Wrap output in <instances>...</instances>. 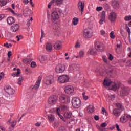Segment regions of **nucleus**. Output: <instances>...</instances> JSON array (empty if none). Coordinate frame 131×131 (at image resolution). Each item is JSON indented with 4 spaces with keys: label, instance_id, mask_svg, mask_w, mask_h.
Here are the masks:
<instances>
[{
    "label": "nucleus",
    "instance_id": "1",
    "mask_svg": "<svg viewBox=\"0 0 131 131\" xmlns=\"http://www.w3.org/2000/svg\"><path fill=\"white\" fill-rule=\"evenodd\" d=\"M61 110L59 107H58L56 110V114L57 117L58 118H60L61 119L63 122H66V119H69L71 117L72 113L70 112H66L64 113V114H63V116L64 117V118L60 114Z\"/></svg>",
    "mask_w": 131,
    "mask_h": 131
},
{
    "label": "nucleus",
    "instance_id": "2",
    "mask_svg": "<svg viewBox=\"0 0 131 131\" xmlns=\"http://www.w3.org/2000/svg\"><path fill=\"white\" fill-rule=\"evenodd\" d=\"M72 105L74 108H79L81 106V100L77 97H74L72 99Z\"/></svg>",
    "mask_w": 131,
    "mask_h": 131
},
{
    "label": "nucleus",
    "instance_id": "3",
    "mask_svg": "<svg viewBox=\"0 0 131 131\" xmlns=\"http://www.w3.org/2000/svg\"><path fill=\"white\" fill-rule=\"evenodd\" d=\"M63 4V0H52L48 5V9H50L51 6H61Z\"/></svg>",
    "mask_w": 131,
    "mask_h": 131
},
{
    "label": "nucleus",
    "instance_id": "4",
    "mask_svg": "<svg viewBox=\"0 0 131 131\" xmlns=\"http://www.w3.org/2000/svg\"><path fill=\"white\" fill-rule=\"evenodd\" d=\"M43 82L46 85H50L54 82V77L53 76H47L44 79Z\"/></svg>",
    "mask_w": 131,
    "mask_h": 131
},
{
    "label": "nucleus",
    "instance_id": "5",
    "mask_svg": "<svg viewBox=\"0 0 131 131\" xmlns=\"http://www.w3.org/2000/svg\"><path fill=\"white\" fill-rule=\"evenodd\" d=\"M66 70V66L62 64H58L55 68V71L57 73L60 74L63 73Z\"/></svg>",
    "mask_w": 131,
    "mask_h": 131
},
{
    "label": "nucleus",
    "instance_id": "6",
    "mask_svg": "<svg viewBox=\"0 0 131 131\" xmlns=\"http://www.w3.org/2000/svg\"><path fill=\"white\" fill-rule=\"evenodd\" d=\"M69 78L66 75H62L59 76L58 78V82L60 83H67L69 81Z\"/></svg>",
    "mask_w": 131,
    "mask_h": 131
},
{
    "label": "nucleus",
    "instance_id": "7",
    "mask_svg": "<svg viewBox=\"0 0 131 131\" xmlns=\"http://www.w3.org/2000/svg\"><path fill=\"white\" fill-rule=\"evenodd\" d=\"M83 36L86 38H90L93 36V33H92V30L88 28L85 29L83 31Z\"/></svg>",
    "mask_w": 131,
    "mask_h": 131
},
{
    "label": "nucleus",
    "instance_id": "8",
    "mask_svg": "<svg viewBox=\"0 0 131 131\" xmlns=\"http://www.w3.org/2000/svg\"><path fill=\"white\" fill-rule=\"evenodd\" d=\"M59 18V15H58V12L57 11L53 12L51 15L52 21L54 24H56Z\"/></svg>",
    "mask_w": 131,
    "mask_h": 131
},
{
    "label": "nucleus",
    "instance_id": "9",
    "mask_svg": "<svg viewBox=\"0 0 131 131\" xmlns=\"http://www.w3.org/2000/svg\"><path fill=\"white\" fill-rule=\"evenodd\" d=\"M117 18V14L114 12H112L110 13L108 15V19L111 23H115Z\"/></svg>",
    "mask_w": 131,
    "mask_h": 131
},
{
    "label": "nucleus",
    "instance_id": "10",
    "mask_svg": "<svg viewBox=\"0 0 131 131\" xmlns=\"http://www.w3.org/2000/svg\"><path fill=\"white\" fill-rule=\"evenodd\" d=\"M85 3L84 2L79 1L78 3V9L81 12V15L83 14L84 11Z\"/></svg>",
    "mask_w": 131,
    "mask_h": 131
},
{
    "label": "nucleus",
    "instance_id": "11",
    "mask_svg": "<svg viewBox=\"0 0 131 131\" xmlns=\"http://www.w3.org/2000/svg\"><path fill=\"white\" fill-rule=\"evenodd\" d=\"M60 101L62 103H70V98L65 95H62L59 98Z\"/></svg>",
    "mask_w": 131,
    "mask_h": 131
},
{
    "label": "nucleus",
    "instance_id": "12",
    "mask_svg": "<svg viewBox=\"0 0 131 131\" xmlns=\"http://www.w3.org/2000/svg\"><path fill=\"white\" fill-rule=\"evenodd\" d=\"M95 48L98 51H102L104 50V46L102 42L97 41L95 44Z\"/></svg>",
    "mask_w": 131,
    "mask_h": 131
},
{
    "label": "nucleus",
    "instance_id": "13",
    "mask_svg": "<svg viewBox=\"0 0 131 131\" xmlns=\"http://www.w3.org/2000/svg\"><path fill=\"white\" fill-rule=\"evenodd\" d=\"M131 121V116L129 115H122L120 118V122L121 123H126L128 119Z\"/></svg>",
    "mask_w": 131,
    "mask_h": 131
},
{
    "label": "nucleus",
    "instance_id": "14",
    "mask_svg": "<svg viewBox=\"0 0 131 131\" xmlns=\"http://www.w3.org/2000/svg\"><path fill=\"white\" fill-rule=\"evenodd\" d=\"M120 87V83H114V82H112L110 89L113 91H116L119 89Z\"/></svg>",
    "mask_w": 131,
    "mask_h": 131
},
{
    "label": "nucleus",
    "instance_id": "15",
    "mask_svg": "<svg viewBox=\"0 0 131 131\" xmlns=\"http://www.w3.org/2000/svg\"><path fill=\"white\" fill-rule=\"evenodd\" d=\"M64 92L68 95H71L74 92V88L72 86L67 85L64 88Z\"/></svg>",
    "mask_w": 131,
    "mask_h": 131
},
{
    "label": "nucleus",
    "instance_id": "16",
    "mask_svg": "<svg viewBox=\"0 0 131 131\" xmlns=\"http://www.w3.org/2000/svg\"><path fill=\"white\" fill-rule=\"evenodd\" d=\"M4 90L9 95L14 94L15 92V91L10 86H6Z\"/></svg>",
    "mask_w": 131,
    "mask_h": 131
},
{
    "label": "nucleus",
    "instance_id": "17",
    "mask_svg": "<svg viewBox=\"0 0 131 131\" xmlns=\"http://www.w3.org/2000/svg\"><path fill=\"white\" fill-rule=\"evenodd\" d=\"M58 98L56 95L51 96L49 99V103L51 104H54L56 103Z\"/></svg>",
    "mask_w": 131,
    "mask_h": 131
},
{
    "label": "nucleus",
    "instance_id": "18",
    "mask_svg": "<svg viewBox=\"0 0 131 131\" xmlns=\"http://www.w3.org/2000/svg\"><path fill=\"white\" fill-rule=\"evenodd\" d=\"M42 79V77L41 76H40L38 77V80L37 82H36V84L32 88L33 90H37L39 88V86L40 85V82L41 81Z\"/></svg>",
    "mask_w": 131,
    "mask_h": 131
},
{
    "label": "nucleus",
    "instance_id": "19",
    "mask_svg": "<svg viewBox=\"0 0 131 131\" xmlns=\"http://www.w3.org/2000/svg\"><path fill=\"white\" fill-rule=\"evenodd\" d=\"M107 125L106 122H103L101 124L100 126L97 125V127L99 131H106V128H105Z\"/></svg>",
    "mask_w": 131,
    "mask_h": 131
},
{
    "label": "nucleus",
    "instance_id": "20",
    "mask_svg": "<svg viewBox=\"0 0 131 131\" xmlns=\"http://www.w3.org/2000/svg\"><path fill=\"white\" fill-rule=\"evenodd\" d=\"M112 6L114 9H118L119 7V3L118 0H112Z\"/></svg>",
    "mask_w": 131,
    "mask_h": 131
},
{
    "label": "nucleus",
    "instance_id": "21",
    "mask_svg": "<svg viewBox=\"0 0 131 131\" xmlns=\"http://www.w3.org/2000/svg\"><path fill=\"white\" fill-rule=\"evenodd\" d=\"M19 29V25L18 24H15L11 27V31L13 32H17Z\"/></svg>",
    "mask_w": 131,
    "mask_h": 131
},
{
    "label": "nucleus",
    "instance_id": "22",
    "mask_svg": "<svg viewBox=\"0 0 131 131\" xmlns=\"http://www.w3.org/2000/svg\"><path fill=\"white\" fill-rule=\"evenodd\" d=\"M7 21L9 25H12L15 23V18L12 16L8 17Z\"/></svg>",
    "mask_w": 131,
    "mask_h": 131
},
{
    "label": "nucleus",
    "instance_id": "23",
    "mask_svg": "<svg viewBox=\"0 0 131 131\" xmlns=\"http://www.w3.org/2000/svg\"><path fill=\"white\" fill-rule=\"evenodd\" d=\"M23 14L25 16H28L32 14L31 10L28 8L25 9L23 11Z\"/></svg>",
    "mask_w": 131,
    "mask_h": 131
},
{
    "label": "nucleus",
    "instance_id": "24",
    "mask_svg": "<svg viewBox=\"0 0 131 131\" xmlns=\"http://www.w3.org/2000/svg\"><path fill=\"white\" fill-rule=\"evenodd\" d=\"M121 111L118 108H114L113 111V114L116 117H119L121 115Z\"/></svg>",
    "mask_w": 131,
    "mask_h": 131
},
{
    "label": "nucleus",
    "instance_id": "25",
    "mask_svg": "<svg viewBox=\"0 0 131 131\" xmlns=\"http://www.w3.org/2000/svg\"><path fill=\"white\" fill-rule=\"evenodd\" d=\"M103 22H105V12L104 11L102 12L101 19L99 21V23L100 24L102 25Z\"/></svg>",
    "mask_w": 131,
    "mask_h": 131
},
{
    "label": "nucleus",
    "instance_id": "26",
    "mask_svg": "<svg viewBox=\"0 0 131 131\" xmlns=\"http://www.w3.org/2000/svg\"><path fill=\"white\" fill-rule=\"evenodd\" d=\"M54 47L55 49L56 50H60L61 49V48H62V43L61 41H57L54 46Z\"/></svg>",
    "mask_w": 131,
    "mask_h": 131
},
{
    "label": "nucleus",
    "instance_id": "27",
    "mask_svg": "<svg viewBox=\"0 0 131 131\" xmlns=\"http://www.w3.org/2000/svg\"><path fill=\"white\" fill-rule=\"evenodd\" d=\"M130 89L128 88H123L121 91V93L123 95H128Z\"/></svg>",
    "mask_w": 131,
    "mask_h": 131
},
{
    "label": "nucleus",
    "instance_id": "28",
    "mask_svg": "<svg viewBox=\"0 0 131 131\" xmlns=\"http://www.w3.org/2000/svg\"><path fill=\"white\" fill-rule=\"evenodd\" d=\"M112 81L109 79H105L103 82V84L105 86L110 87Z\"/></svg>",
    "mask_w": 131,
    "mask_h": 131
},
{
    "label": "nucleus",
    "instance_id": "29",
    "mask_svg": "<svg viewBox=\"0 0 131 131\" xmlns=\"http://www.w3.org/2000/svg\"><path fill=\"white\" fill-rule=\"evenodd\" d=\"M94 111V107L93 105H89L87 107V111L89 114H92Z\"/></svg>",
    "mask_w": 131,
    "mask_h": 131
},
{
    "label": "nucleus",
    "instance_id": "30",
    "mask_svg": "<svg viewBox=\"0 0 131 131\" xmlns=\"http://www.w3.org/2000/svg\"><path fill=\"white\" fill-rule=\"evenodd\" d=\"M46 49L48 52L51 51L52 50V45L51 43H48L46 46Z\"/></svg>",
    "mask_w": 131,
    "mask_h": 131
},
{
    "label": "nucleus",
    "instance_id": "31",
    "mask_svg": "<svg viewBox=\"0 0 131 131\" xmlns=\"http://www.w3.org/2000/svg\"><path fill=\"white\" fill-rule=\"evenodd\" d=\"M76 69V66L75 65H71L69 66V71L71 73H73L74 70Z\"/></svg>",
    "mask_w": 131,
    "mask_h": 131
},
{
    "label": "nucleus",
    "instance_id": "32",
    "mask_svg": "<svg viewBox=\"0 0 131 131\" xmlns=\"http://www.w3.org/2000/svg\"><path fill=\"white\" fill-rule=\"evenodd\" d=\"M79 21V19L77 17H74L72 20V23L74 26H76L78 25Z\"/></svg>",
    "mask_w": 131,
    "mask_h": 131
},
{
    "label": "nucleus",
    "instance_id": "33",
    "mask_svg": "<svg viewBox=\"0 0 131 131\" xmlns=\"http://www.w3.org/2000/svg\"><path fill=\"white\" fill-rule=\"evenodd\" d=\"M48 118L51 122H53L54 121V116L52 114L48 115Z\"/></svg>",
    "mask_w": 131,
    "mask_h": 131
},
{
    "label": "nucleus",
    "instance_id": "34",
    "mask_svg": "<svg viewBox=\"0 0 131 131\" xmlns=\"http://www.w3.org/2000/svg\"><path fill=\"white\" fill-rule=\"evenodd\" d=\"M9 11L12 13V14L14 15V16H16L17 17H20L21 14L19 13H16L14 10H13L12 9H9Z\"/></svg>",
    "mask_w": 131,
    "mask_h": 131
},
{
    "label": "nucleus",
    "instance_id": "35",
    "mask_svg": "<svg viewBox=\"0 0 131 131\" xmlns=\"http://www.w3.org/2000/svg\"><path fill=\"white\" fill-rule=\"evenodd\" d=\"M9 11L12 13V14L14 15V16H16L17 17H20L21 14L19 13H16L14 10H13L12 9H9Z\"/></svg>",
    "mask_w": 131,
    "mask_h": 131
},
{
    "label": "nucleus",
    "instance_id": "36",
    "mask_svg": "<svg viewBox=\"0 0 131 131\" xmlns=\"http://www.w3.org/2000/svg\"><path fill=\"white\" fill-rule=\"evenodd\" d=\"M32 61L31 59H25L23 60V62L25 64H28Z\"/></svg>",
    "mask_w": 131,
    "mask_h": 131
},
{
    "label": "nucleus",
    "instance_id": "37",
    "mask_svg": "<svg viewBox=\"0 0 131 131\" xmlns=\"http://www.w3.org/2000/svg\"><path fill=\"white\" fill-rule=\"evenodd\" d=\"M61 108L62 112L68 111L69 110V107L67 105H62L61 106Z\"/></svg>",
    "mask_w": 131,
    "mask_h": 131
},
{
    "label": "nucleus",
    "instance_id": "38",
    "mask_svg": "<svg viewBox=\"0 0 131 131\" xmlns=\"http://www.w3.org/2000/svg\"><path fill=\"white\" fill-rule=\"evenodd\" d=\"M20 73V70L18 69L17 71L15 73H12V75L13 77H18Z\"/></svg>",
    "mask_w": 131,
    "mask_h": 131
},
{
    "label": "nucleus",
    "instance_id": "39",
    "mask_svg": "<svg viewBox=\"0 0 131 131\" xmlns=\"http://www.w3.org/2000/svg\"><path fill=\"white\" fill-rule=\"evenodd\" d=\"M24 78L22 76L19 77L18 79L17 84L18 85H21V82L24 81Z\"/></svg>",
    "mask_w": 131,
    "mask_h": 131
},
{
    "label": "nucleus",
    "instance_id": "40",
    "mask_svg": "<svg viewBox=\"0 0 131 131\" xmlns=\"http://www.w3.org/2000/svg\"><path fill=\"white\" fill-rule=\"evenodd\" d=\"M84 55V52L83 51H80L79 53V56L77 58H83Z\"/></svg>",
    "mask_w": 131,
    "mask_h": 131
},
{
    "label": "nucleus",
    "instance_id": "41",
    "mask_svg": "<svg viewBox=\"0 0 131 131\" xmlns=\"http://www.w3.org/2000/svg\"><path fill=\"white\" fill-rule=\"evenodd\" d=\"M116 105L117 106V108H118L117 109H118L119 111H122L123 109L122 106L121 104L120 103H117L116 104Z\"/></svg>",
    "mask_w": 131,
    "mask_h": 131
},
{
    "label": "nucleus",
    "instance_id": "42",
    "mask_svg": "<svg viewBox=\"0 0 131 131\" xmlns=\"http://www.w3.org/2000/svg\"><path fill=\"white\" fill-rule=\"evenodd\" d=\"M47 60V58L45 56H41L40 61L41 63H43L44 62Z\"/></svg>",
    "mask_w": 131,
    "mask_h": 131
},
{
    "label": "nucleus",
    "instance_id": "43",
    "mask_svg": "<svg viewBox=\"0 0 131 131\" xmlns=\"http://www.w3.org/2000/svg\"><path fill=\"white\" fill-rule=\"evenodd\" d=\"M124 20L125 21H130L131 20V15L125 16Z\"/></svg>",
    "mask_w": 131,
    "mask_h": 131
},
{
    "label": "nucleus",
    "instance_id": "44",
    "mask_svg": "<svg viewBox=\"0 0 131 131\" xmlns=\"http://www.w3.org/2000/svg\"><path fill=\"white\" fill-rule=\"evenodd\" d=\"M102 60H103V61H104V63H107V62H108L107 58L106 56H105V55H103V56H102Z\"/></svg>",
    "mask_w": 131,
    "mask_h": 131
},
{
    "label": "nucleus",
    "instance_id": "45",
    "mask_svg": "<svg viewBox=\"0 0 131 131\" xmlns=\"http://www.w3.org/2000/svg\"><path fill=\"white\" fill-rule=\"evenodd\" d=\"M1 3V7H3V6H6V2L4 0H0Z\"/></svg>",
    "mask_w": 131,
    "mask_h": 131
},
{
    "label": "nucleus",
    "instance_id": "46",
    "mask_svg": "<svg viewBox=\"0 0 131 131\" xmlns=\"http://www.w3.org/2000/svg\"><path fill=\"white\" fill-rule=\"evenodd\" d=\"M83 98L84 100H87L89 99L88 96L86 95L85 93H82Z\"/></svg>",
    "mask_w": 131,
    "mask_h": 131
},
{
    "label": "nucleus",
    "instance_id": "47",
    "mask_svg": "<svg viewBox=\"0 0 131 131\" xmlns=\"http://www.w3.org/2000/svg\"><path fill=\"white\" fill-rule=\"evenodd\" d=\"M100 32H101V34L102 35V36H106L107 35V34L106 33V32H105V31H103V30H101L100 31Z\"/></svg>",
    "mask_w": 131,
    "mask_h": 131
},
{
    "label": "nucleus",
    "instance_id": "48",
    "mask_svg": "<svg viewBox=\"0 0 131 131\" xmlns=\"http://www.w3.org/2000/svg\"><path fill=\"white\" fill-rule=\"evenodd\" d=\"M126 28L128 34L130 35L131 34V31L130 28L128 27L127 25H126Z\"/></svg>",
    "mask_w": 131,
    "mask_h": 131
},
{
    "label": "nucleus",
    "instance_id": "49",
    "mask_svg": "<svg viewBox=\"0 0 131 131\" xmlns=\"http://www.w3.org/2000/svg\"><path fill=\"white\" fill-rule=\"evenodd\" d=\"M102 113L103 115H106L107 114V112L104 107L102 108Z\"/></svg>",
    "mask_w": 131,
    "mask_h": 131
},
{
    "label": "nucleus",
    "instance_id": "50",
    "mask_svg": "<svg viewBox=\"0 0 131 131\" xmlns=\"http://www.w3.org/2000/svg\"><path fill=\"white\" fill-rule=\"evenodd\" d=\"M12 45L10 43V44H8V43H7L6 44H4V46L5 47H6L7 48H9L10 47H12Z\"/></svg>",
    "mask_w": 131,
    "mask_h": 131
},
{
    "label": "nucleus",
    "instance_id": "51",
    "mask_svg": "<svg viewBox=\"0 0 131 131\" xmlns=\"http://www.w3.org/2000/svg\"><path fill=\"white\" fill-rule=\"evenodd\" d=\"M110 37L112 39H114L115 38L114 32H111L110 33Z\"/></svg>",
    "mask_w": 131,
    "mask_h": 131
},
{
    "label": "nucleus",
    "instance_id": "52",
    "mask_svg": "<svg viewBox=\"0 0 131 131\" xmlns=\"http://www.w3.org/2000/svg\"><path fill=\"white\" fill-rule=\"evenodd\" d=\"M90 53L91 55H94L95 53H96V52L94 49H90Z\"/></svg>",
    "mask_w": 131,
    "mask_h": 131
},
{
    "label": "nucleus",
    "instance_id": "53",
    "mask_svg": "<svg viewBox=\"0 0 131 131\" xmlns=\"http://www.w3.org/2000/svg\"><path fill=\"white\" fill-rule=\"evenodd\" d=\"M45 35L44 33V31L43 30H41V39H42L43 37H45Z\"/></svg>",
    "mask_w": 131,
    "mask_h": 131
},
{
    "label": "nucleus",
    "instance_id": "54",
    "mask_svg": "<svg viewBox=\"0 0 131 131\" xmlns=\"http://www.w3.org/2000/svg\"><path fill=\"white\" fill-rule=\"evenodd\" d=\"M80 46H81L80 43H79V42H76V45H75V48H79L80 47Z\"/></svg>",
    "mask_w": 131,
    "mask_h": 131
},
{
    "label": "nucleus",
    "instance_id": "55",
    "mask_svg": "<svg viewBox=\"0 0 131 131\" xmlns=\"http://www.w3.org/2000/svg\"><path fill=\"white\" fill-rule=\"evenodd\" d=\"M56 11L58 12L59 14L62 13V10L61 9L59 8H56Z\"/></svg>",
    "mask_w": 131,
    "mask_h": 131
},
{
    "label": "nucleus",
    "instance_id": "56",
    "mask_svg": "<svg viewBox=\"0 0 131 131\" xmlns=\"http://www.w3.org/2000/svg\"><path fill=\"white\" fill-rule=\"evenodd\" d=\"M58 131H66V128L64 126H61L59 127Z\"/></svg>",
    "mask_w": 131,
    "mask_h": 131
},
{
    "label": "nucleus",
    "instance_id": "57",
    "mask_svg": "<svg viewBox=\"0 0 131 131\" xmlns=\"http://www.w3.org/2000/svg\"><path fill=\"white\" fill-rule=\"evenodd\" d=\"M102 9H103V8H102V7H97L96 8V10H97V11H98V12H99V11H102Z\"/></svg>",
    "mask_w": 131,
    "mask_h": 131
},
{
    "label": "nucleus",
    "instance_id": "58",
    "mask_svg": "<svg viewBox=\"0 0 131 131\" xmlns=\"http://www.w3.org/2000/svg\"><path fill=\"white\" fill-rule=\"evenodd\" d=\"M36 67V63L35 62H32L31 64V68H35Z\"/></svg>",
    "mask_w": 131,
    "mask_h": 131
},
{
    "label": "nucleus",
    "instance_id": "59",
    "mask_svg": "<svg viewBox=\"0 0 131 131\" xmlns=\"http://www.w3.org/2000/svg\"><path fill=\"white\" fill-rule=\"evenodd\" d=\"M16 125V120H14V121H12L11 126L12 127H14Z\"/></svg>",
    "mask_w": 131,
    "mask_h": 131
},
{
    "label": "nucleus",
    "instance_id": "60",
    "mask_svg": "<svg viewBox=\"0 0 131 131\" xmlns=\"http://www.w3.org/2000/svg\"><path fill=\"white\" fill-rule=\"evenodd\" d=\"M108 98H109L110 100H113L115 98V96L114 95H109L108 96Z\"/></svg>",
    "mask_w": 131,
    "mask_h": 131
},
{
    "label": "nucleus",
    "instance_id": "61",
    "mask_svg": "<svg viewBox=\"0 0 131 131\" xmlns=\"http://www.w3.org/2000/svg\"><path fill=\"white\" fill-rule=\"evenodd\" d=\"M108 59L110 61H112L114 59V57L112 54H109Z\"/></svg>",
    "mask_w": 131,
    "mask_h": 131
},
{
    "label": "nucleus",
    "instance_id": "62",
    "mask_svg": "<svg viewBox=\"0 0 131 131\" xmlns=\"http://www.w3.org/2000/svg\"><path fill=\"white\" fill-rule=\"evenodd\" d=\"M16 39L17 41H19L20 40L23 39V37L21 36H17Z\"/></svg>",
    "mask_w": 131,
    "mask_h": 131
},
{
    "label": "nucleus",
    "instance_id": "63",
    "mask_svg": "<svg viewBox=\"0 0 131 131\" xmlns=\"http://www.w3.org/2000/svg\"><path fill=\"white\" fill-rule=\"evenodd\" d=\"M126 64L127 66L131 67V60H128L127 61Z\"/></svg>",
    "mask_w": 131,
    "mask_h": 131
},
{
    "label": "nucleus",
    "instance_id": "64",
    "mask_svg": "<svg viewBox=\"0 0 131 131\" xmlns=\"http://www.w3.org/2000/svg\"><path fill=\"white\" fill-rule=\"evenodd\" d=\"M5 16L4 14H0V21L5 18Z\"/></svg>",
    "mask_w": 131,
    "mask_h": 131
}]
</instances>
